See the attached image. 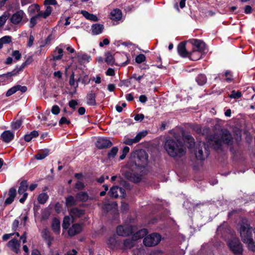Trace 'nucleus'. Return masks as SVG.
I'll use <instances>...</instances> for the list:
<instances>
[{
	"label": "nucleus",
	"mask_w": 255,
	"mask_h": 255,
	"mask_svg": "<svg viewBox=\"0 0 255 255\" xmlns=\"http://www.w3.org/2000/svg\"><path fill=\"white\" fill-rule=\"evenodd\" d=\"M2 141L6 143H9L14 138V133L10 130H5L0 135Z\"/></svg>",
	"instance_id": "obj_18"
},
{
	"label": "nucleus",
	"mask_w": 255,
	"mask_h": 255,
	"mask_svg": "<svg viewBox=\"0 0 255 255\" xmlns=\"http://www.w3.org/2000/svg\"><path fill=\"white\" fill-rule=\"evenodd\" d=\"M242 96L241 93L240 92H235L233 91L232 94L229 96L230 98L234 99H238Z\"/></svg>",
	"instance_id": "obj_55"
},
{
	"label": "nucleus",
	"mask_w": 255,
	"mask_h": 255,
	"mask_svg": "<svg viewBox=\"0 0 255 255\" xmlns=\"http://www.w3.org/2000/svg\"><path fill=\"white\" fill-rule=\"evenodd\" d=\"M80 13L82 14V15L87 19L92 21H98L99 20V18L98 17L93 14L90 13L88 11L86 10H81Z\"/></svg>",
	"instance_id": "obj_24"
},
{
	"label": "nucleus",
	"mask_w": 255,
	"mask_h": 255,
	"mask_svg": "<svg viewBox=\"0 0 255 255\" xmlns=\"http://www.w3.org/2000/svg\"><path fill=\"white\" fill-rule=\"evenodd\" d=\"M81 231L82 226L79 224H75L69 228L68 230V234L70 236H73L80 233Z\"/></svg>",
	"instance_id": "obj_20"
},
{
	"label": "nucleus",
	"mask_w": 255,
	"mask_h": 255,
	"mask_svg": "<svg viewBox=\"0 0 255 255\" xmlns=\"http://www.w3.org/2000/svg\"><path fill=\"white\" fill-rule=\"evenodd\" d=\"M48 199L49 196L46 193H42L38 196L37 201L40 204H44Z\"/></svg>",
	"instance_id": "obj_31"
},
{
	"label": "nucleus",
	"mask_w": 255,
	"mask_h": 255,
	"mask_svg": "<svg viewBox=\"0 0 255 255\" xmlns=\"http://www.w3.org/2000/svg\"><path fill=\"white\" fill-rule=\"evenodd\" d=\"M76 198L78 201L86 202L88 200L89 196L85 192H80L76 194Z\"/></svg>",
	"instance_id": "obj_29"
},
{
	"label": "nucleus",
	"mask_w": 255,
	"mask_h": 255,
	"mask_svg": "<svg viewBox=\"0 0 255 255\" xmlns=\"http://www.w3.org/2000/svg\"><path fill=\"white\" fill-rule=\"evenodd\" d=\"M8 17V13H4L0 16V27L3 26Z\"/></svg>",
	"instance_id": "obj_48"
},
{
	"label": "nucleus",
	"mask_w": 255,
	"mask_h": 255,
	"mask_svg": "<svg viewBox=\"0 0 255 255\" xmlns=\"http://www.w3.org/2000/svg\"><path fill=\"white\" fill-rule=\"evenodd\" d=\"M148 233L147 230L146 229H143L136 232L132 236L135 240L139 239L144 237Z\"/></svg>",
	"instance_id": "obj_28"
},
{
	"label": "nucleus",
	"mask_w": 255,
	"mask_h": 255,
	"mask_svg": "<svg viewBox=\"0 0 255 255\" xmlns=\"http://www.w3.org/2000/svg\"><path fill=\"white\" fill-rule=\"evenodd\" d=\"M11 41V37L9 36H4L0 38V49L2 48L4 44L9 43Z\"/></svg>",
	"instance_id": "obj_38"
},
{
	"label": "nucleus",
	"mask_w": 255,
	"mask_h": 255,
	"mask_svg": "<svg viewBox=\"0 0 255 255\" xmlns=\"http://www.w3.org/2000/svg\"><path fill=\"white\" fill-rule=\"evenodd\" d=\"M137 171H127L124 173L125 177L128 180L134 182L138 183L141 179V174L137 173Z\"/></svg>",
	"instance_id": "obj_11"
},
{
	"label": "nucleus",
	"mask_w": 255,
	"mask_h": 255,
	"mask_svg": "<svg viewBox=\"0 0 255 255\" xmlns=\"http://www.w3.org/2000/svg\"><path fill=\"white\" fill-rule=\"evenodd\" d=\"M27 89L26 86H22L19 85H17L10 88L6 92L5 95L6 97H9L12 94L15 93L18 91H20L22 93H24L27 91Z\"/></svg>",
	"instance_id": "obj_15"
},
{
	"label": "nucleus",
	"mask_w": 255,
	"mask_h": 255,
	"mask_svg": "<svg viewBox=\"0 0 255 255\" xmlns=\"http://www.w3.org/2000/svg\"><path fill=\"white\" fill-rule=\"evenodd\" d=\"M21 121L20 120H17L15 122H13L11 124V128L13 129H16L20 127L21 126Z\"/></svg>",
	"instance_id": "obj_52"
},
{
	"label": "nucleus",
	"mask_w": 255,
	"mask_h": 255,
	"mask_svg": "<svg viewBox=\"0 0 255 255\" xmlns=\"http://www.w3.org/2000/svg\"><path fill=\"white\" fill-rule=\"evenodd\" d=\"M38 136V132L36 130H33L29 133L26 134L24 136V140L27 142L30 141L33 138H35Z\"/></svg>",
	"instance_id": "obj_32"
},
{
	"label": "nucleus",
	"mask_w": 255,
	"mask_h": 255,
	"mask_svg": "<svg viewBox=\"0 0 255 255\" xmlns=\"http://www.w3.org/2000/svg\"><path fill=\"white\" fill-rule=\"evenodd\" d=\"M76 198L75 199L73 196L70 195L66 198V206L67 207L72 206L76 204Z\"/></svg>",
	"instance_id": "obj_34"
},
{
	"label": "nucleus",
	"mask_w": 255,
	"mask_h": 255,
	"mask_svg": "<svg viewBox=\"0 0 255 255\" xmlns=\"http://www.w3.org/2000/svg\"><path fill=\"white\" fill-rule=\"evenodd\" d=\"M133 232V227L131 225H120L117 228L118 235L122 237H127Z\"/></svg>",
	"instance_id": "obj_9"
},
{
	"label": "nucleus",
	"mask_w": 255,
	"mask_h": 255,
	"mask_svg": "<svg viewBox=\"0 0 255 255\" xmlns=\"http://www.w3.org/2000/svg\"><path fill=\"white\" fill-rule=\"evenodd\" d=\"M110 16L113 20L118 21L122 18V13L120 9L116 8L111 12Z\"/></svg>",
	"instance_id": "obj_21"
},
{
	"label": "nucleus",
	"mask_w": 255,
	"mask_h": 255,
	"mask_svg": "<svg viewBox=\"0 0 255 255\" xmlns=\"http://www.w3.org/2000/svg\"><path fill=\"white\" fill-rule=\"evenodd\" d=\"M7 246L11 251L16 254L20 252V244L16 239H13L9 241L7 243Z\"/></svg>",
	"instance_id": "obj_14"
},
{
	"label": "nucleus",
	"mask_w": 255,
	"mask_h": 255,
	"mask_svg": "<svg viewBox=\"0 0 255 255\" xmlns=\"http://www.w3.org/2000/svg\"><path fill=\"white\" fill-rule=\"evenodd\" d=\"M70 124V121L67 119L65 117H63L61 118L59 122V125H62L63 124L69 125Z\"/></svg>",
	"instance_id": "obj_57"
},
{
	"label": "nucleus",
	"mask_w": 255,
	"mask_h": 255,
	"mask_svg": "<svg viewBox=\"0 0 255 255\" xmlns=\"http://www.w3.org/2000/svg\"><path fill=\"white\" fill-rule=\"evenodd\" d=\"M177 51L181 56L183 57H188L190 59L191 52H188L186 50L184 42H181L178 44Z\"/></svg>",
	"instance_id": "obj_17"
},
{
	"label": "nucleus",
	"mask_w": 255,
	"mask_h": 255,
	"mask_svg": "<svg viewBox=\"0 0 255 255\" xmlns=\"http://www.w3.org/2000/svg\"><path fill=\"white\" fill-rule=\"evenodd\" d=\"M42 236L47 242L52 241L53 240L50 232L47 229L43 230L42 231Z\"/></svg>",
	"instance_id": "obj_37"
},
{
	"label": "nucleus",
	"mask_w": 255,
	"mask_h": 255,
	"mask_svg": "<svg viewBox=\"0 0 255 255\" xmlns=\"http://www.w3.org/2000/svg\"><path fill=\"white\" fill-rule=\"evenodd\" d=\"M52 11V8L50 6H47L46 8L44 11H40L37 14L39 17H42L43 18H46L49 16Z\"/></svg>",
	"instance_id": "obj_25"
},
{
	"label": "nucleus",
	"mask_w": 255,
	"mask_h": 255,
	"mask_svg": "<svg viewBox=\"0 0 255 255\" xmlns=\"http://www.w3.org/2000/svg\"><path fill=\"white\" fill-rule=\"evenodd\" d=\"M117 205L116 202L105 204L103 207L104 210L109 211L113 209L117 210Z\"/></svg>",
	"instance_id": "obj_36"
},
{
	"label": "nucleus",
	"mask_w": 255,
	"mask_h": 255,
	"mask_svg": "<svg viewBox=\"0 0 255 255\" xmlns=\"http://www.w3.org/2000/svg\"><path fill=\"white\" fill-rule=\"evenodd\" d=\"M63 55V49L57 47L55 48V50L54 51L53 59L55 61L60 60L62 58Z\"/></svg>",
	"instance_id": "obj_26"
},
{
	"label": "nucleus",
	"mask_w": 255,
	"mask_h": 255,
	"mask_svg": "<svg viewBox=\"0 0 255 255\" xmlns=\"http://www.w3.org/2000/svg\"><path fill=\"white\" fill-rule=\"evenodd\" d=\"M76 58L81 64L88 63L91 60V57L90 55L81 52L76 53Z\"/></svg>",
	"instance_id": "obj_16"
},
{
	"label": "nucleus",
	"mask_w": 255,
	"mask_h": 255,
	"mask_svg": "<svg viewBox=\"0 0 255 255\" xmlns=\"http://www.w3.org/2000/svg\"><path fill=\"white\" fill-rule=\"evenodd\" d=\"M15 76L14 71L7 72L6 74L0 75V80L3 82H8L11 80L12 76Z\"/></svg>",
	"instance_id": "obj_23"
},
{
	"label": "nucleus",
	"mask_w": 255,
	"mask_h": 255,
	"mask_svg": "<svg viewBox=\"0 0 255 255\" xmlns=\"http://www.w3.org/2000/svg\"><path fill=\"white\" fill-rule=\"evenodd\" d=\"M192 44L194 47L190 53V59L196 61L201 57L203 53H205V44L202 40L198 39H194Z\"/></svg>",
	"instance_id": "obj_5"
},
{
	"label": "nucleus",
	"mask_w": 255,
	"mask_h": 255,
	"mask_svg": "<svg viewBox=\"0 0 255 255\" xmlns=\"http://www.w3.org/2000/svg\"><path fill=\"white\" fill-rule=\"evenodd\" d=\"M137 141L135 140V137L133 138H129L128 137H126L125 138L124 143L126 144L131 145L133 143H137Z\"/></svg>",
	"instance_id": "obj_51"
},
{
	"label": "nucleus",
	"mask_w": 255,
	"mask_h": 255,
	"mask_svg": "<svg viewBox=\"0 0 255 255\" xmlns=\"http://www.w3.org/2000/svg\"><path fill=\"white\" fill-rule=\"evenodd\" d=\"M185 142H188V147L189 148L193 147L195 145V142L193 138L190 135H188L184 137Z\"/></svg>",
	"instance_id": "obj_41"
},
{
	"label": "nucleus",
	"mask_w": 255,
	"mask_h": 255,
	"mask_svg": "<svg viewBox=\"0 0 255 255\" xmlns=\"http://www.w3.org/2000/svg\"><path fill=\"white\" fill-rule=\"evenodd\" d=\"M196 81L200 85H203L207 82V78L204 74H200L196 78Z\"/></svg>",
	"instance_id": "obj_40"
},
{
	"label": "nucleus",
	"mask_w": 255,
	"mask_h": 255,
	"mask_svg": "<svg viewBox=\"0 0 255 255\" xmlns=\"http://www.w3.org/2000/svg\"><path fill=\"white\" fill-rule=\"evenodd\" d=\"M84 187L85 185L84 183L81 181H78L75 185L76 188L78 189H82Z\"/></svg>",
	"instance_id": "obj_61"
},
{
	"label": "nucleus",
	"mask_w": 255,
	"mask_h": 255,
	"mask_svg": "<svg viewBox=\"0 0 255 255\" xmlns=\"http://www.w3.org/2000/svg\"><path fill=\"white\" fill-rule=\"evenodd\" d=\"M16 195V189L14 188H11L10 189L8 193V196H11V197L15 198Z\"/></svg>",
	"instance_id": "obj_60"
},
{
	"label": "nucleus",
	"mask_w": 255,
	"mask_h": 255,
	"mask_svg": "<svg viewBox=\"0 0 255 255\" xmlns=\"http://www.w3.org/2000/svg\"><path fill=\"white\" fill-rule=\"evenodd\" d=\"M78 105L77 102L75 100H72L69 102V106L70 108L75 110L76 106Z\"/></svg>",
	"instance_id": "obj_58"
},
{
	"label": "nucleus",
	"mask_w": 255,
	"mask_h": 255,
	"mask_svg": "<svg viewBox=\"0 0 255 255\" xmlns=\"http://www.w3.org/2000/svg\"><path fill=\"white\" fill-rule=\"evenodd\" d=\"M118 151V148L117 147H113L111 150L108 152V156L109 158H114L117 154Z\"/></svg>",
	"instance_id": "obj_44"
},
{
	"label": "nucleus",
	"mask_w": 255,
	"mask_h": 255,
	"mask_svg": "<svg viewBox=\"0 0 255 255\" xmlns=\"http://www.w3.org/2000/svg\"><path fill=\"white\" fill-rule=\"evenodd\" d=\"M49 154V151L46 149L43 152L39 153L35 155V157L37 160L44 159Z\"/></svg>",
	"instance_id": "obj_42"
},
{
	"label": "nucleus",
	"mask_w": 255,
	"mask_h": 255,
	"mask_svg": "<svg viewBox=\"0 0 255 255\" xmlns=\"http://www.w3.org/2000/svg\"><path fill=\"white\" fill-rule=\"evenodd\" d=\"M73 222H74V218H72V216H71L70 215L65 216L63 219V224H62V228L64 229H67L69 228L70 224L71 223H73Z\"/></svg>",
	"instance_id": "obj_27"
},
{
	"label": "nucleus",
	"mask_w": 255,
	"mask_h": 255,
	"mask_svg": "<svg viewBox=\"0 0 255 255\" xmlns=\"http://www.w3.org/2000/svg\"><path fill=\"white\" fill-rule=\"evenodd\" d=\"M60 108L57 105H54L51 109V112L53 115H57L60 113Z\"/></svg>",
	"instance_id": "obj_56"
},
{
	"label": "nucleus",
	"mask_w": 255,
	"mask_h": 255,
	"mask_svg": "<svg viewBox=\"0 0 255 255\" xmlns=\"http://www.w3.org/2000/svg\"><path fill=\"white\" fill-rule=\"evenodd\" d=\"M84 214V210L78 208L72 209L70 212V215L72 218H79Z\"/></svg>",
	"instance_id": "obj_22"
},
{
	"label": "nucleus",
	"mask_w": 255,
	"mask_h": 255,
	"mask_svg": "<svg viewBox=\"0 0 255 255\" xmlns=\"http://www.w3.org/2000/svg\"><path fill=\"white\" fill-rule=\"evenodd\" d=\"M135 240L134 238L127 239L124 242V245L126 249H130L135 244Z\"/></svg>",
	"instance_id": "obj_33"
},
{
	"label": "nucleus",
	"mask_w": 255,
	"mask_h": 255,
	"mask_svg": "<svg viewBox=\"0 0 255 255\" xmlns=\"http://www.w3.org/2000/svg\"><path fill=\"white\" fill-rule=\"evenodd\" d=\"M12 56L16 61H18L21 58V54L18 50H14L12 52Z\"/></svg>",
	"instance_id": "obj_54"
},
{
	"label": "nucleus",
	"mask_w": 255,
	"mask_h": 255,
	"mask_svg": "<svg viewBox=\"0 0 255 255\" xmlns=\"http://www.w3.org/2000/svg\"><path fill=\"white\" fill-rule=\"evenodd\" d=\"M14 198L9 196L5 200L4 204L6 205L10 204L14 200Z\"/></svg>",
	"instance_id": "obj_63"
},
{
	"label": "nucleus",
	"mask_w": 255,
	"mask_h": 255,
	"mask_svg": "<svg viewBox=\"0 0 255 255\" xmlns=\"http://www.w3.org/2000/svg\"><path fill=\"white\" fill-rule=\"evenodd\" d=\"M104 26L100 23L93 24L91 26V32L93 35H99L102 33Z\"/></svg>",
	"instance_id": "obj_19"
},
{
	"label": "nucleus",
	"mask_w": 255,
	"mask_h": 255,
	"mask_svg": "<svg viewBox=\"0 0 255 255\" xmlns=\"http://www.w3.org/2000/svg\"><path fill=\"white\" fill-rule=\"evenodd\" d=\"M80 81V78L77 81V83L75 84V79H74V73L73 72L72 74L70 76L69 79V84L72 86H74L75 91L74 92L76 91V88L78 87V83Z\"/></svg>",
	"instance_id": "obj_39"
},
{
	"label": "nucleus",
	"mask_w": 255,
	"mask_h": 255,
	"mask_svg": "<svg viewBox=\"0 0 255 255\" xmlns=\"http://www.w3.org/2000/svg\"><path fill=\"white\" fill-rule=\"evenodd\" d=\"M62 208V205L59 203H57L55 205V210L56 212L58 213L61 212Z\"/></svg>",
	"instance_id": "obj_64"
},
{
	"label": "nucleus",
	"mask_w": 255,
	"mask_h": 255,
	"mask_svg": "<svg viewBox=\"0 0 255 255\" xmlns=\"http://www.w3.org/2000/svg\"><path fill=\"white\" fill-rule=\"evenodd\" d=\"M147 134L146 130H143L138 132L135 137V139L138 142L142 138L144 137Z\"/></svg>",
	"instance_id": "obj_46"
},
{
	"label": "nucleus",
	"mask_w": 255,
	"mask_h": 255,
	"mask_svg": "<svg viewBox=\"0 0 255 255\" xmlns=\"http://www.w3.org/2000/svg\"><path fill=\"white\" fill-rule=\"evenodd\" d=\"M40 19V17L39 16H38L37 14L35 15V16H33L31 18L30 20V23H29V26L30 27L32 28L35 26V25L37 23V20Z\"/></svg>",
	"instance_id": "obj_47"
},
{
	"label": "nucleus",
	"mask_w": 255,
	"mask_h": 255,
	"mask_svg": "<svg viewBox=\"0 0 255 255\" xmlns=\"http://www.w3.org/2000/svg\"><path fill=\"white\" fill-rule=\"evenodd\" d=\"M26 65L27 64L24 62L20 66H16L15 68L12 70V71H14V73H15V75H16L19 72H21L23 70Z\"/></svg>",
	"instance_id": "obj_49"
},
{
	"label": "nucleus",
	"mask_w": 255,
	"mask_h": 255,
	"mask_svg": "<svg viewBox=\"0 0 255 255\" xmlns=\"http://www.w3.org/2000/svg\"><path fill=\"white\" fill-rule=\"evenodd\" d=\"M105 61L108 64L112 65L114 62V59L113 56L108 53L106 54Z\"/></svg>",
	"instance_id": "obj_45"
},
{
	"label": "nucleus",
	"mask_w": 255,
	"mask_h": 255,
	"mask_svg": "<svg viewBox=\"0 0 255 255\" xmlns=\"http://www.w3.org/2000/svg\"><path fill=\"white\" fill-rule=\"evenodd\" d=\"M145 56L142 54L138 55L135 57V62L138 64L141 63L145 60Z\"/></svg>",
	"instance_id": "obj_50"
},
{
	"label": "nucleus",
	"mask_w": 255,
	"mask_h": 255,
	"mask_svg": "<svg viewBox=\"0 0 255 255\" xmlns=\"http://www.w3.org/2000/svg\"><path fill=\"white\" fill-rule=\"evenodd\" d=\"M138 163H135L136 169L137 171H142L145 165L147 163L148 155L143 150L139 151L137 154ZM137 162V161H135Z\"/></svg>",
	"instance_id": "obj_6"
},
{
	"label": "nucleus",
	"mask_w": 255,
	"mask_h": 255,
	"mask_svg": "<svg viewBox=\"0 0 255 255\" xmlns=\"http://www.w3.org/2000/svg\"><path fill=\"white\" fill-rule=\"evenodd\" d=\"M26 15L22 10H19L14 13L10 17L11 22L14 24H19L23 21Z\"/></svg>",
	"instance_id": "obj_10"
},
{
	"label": "nucleus",
	"mask_w": 255,
	"mask_h": 255,
	"mask_svg": "<svg viewBox=\"0 0 255 255\" xmlns=\"http://www.w3.org/2000/svg\"><path fill=\"white\" fill-rule=\"evenodd\" d=\"M232 142L231 133L227 129L222 130L220 137L219 135L214 134L208 137L207 144L202 141L199 142V147H196L195 152L196 157L199 160H204L210 154L209 147L218 150L221 148L222 143L231 144Z\"/></svg>",
	"instance_id": "obj_1"
},
{
	"label": "nucleus",
	"mask_w": 255,
	"mask_h": 255,
	"mask_svg": "<svg viewBox=\"0 0 255 255\" xmlns=\"http://www.w3.org/2000/svg\"><path fill=\"white\" fill-rule=\"evenodd\" d=\"M240 233L243 242L248 245L250 250L255 252V245L253 238L255 240V228L250 226L249 221L246 219L242 220Z\"/></svg>",
	"instance_id": "obj_3"
},
{
	"label": "nucleus",
	"mask_w": 255,
	"mask_h": 255,
	"mask_svg": "<svg viewBox=\"0 0 255 255\" xmlns=\"http://www.w3.org/2000/svg\"><path fill=\"white\" fill-rule=\"evenodd\" d=\"M224 76L226 77L225 80L227 82H230L233 80V76L230 71H226L224 73Z\"/></svg>",
	"instance_id": "obj_53"
},
{
	"label": "nucleus",
	"mask_w": 255,
	"mask_h": 255,
	"mask_svg": "<svg viewBox=\"0 0 255 255\" xmlns=\"http://www.w3.org/2000/svg\"><path fill=\"white\" fill-rule=\"evenodd\" d=\"M175 139L169 138L164 143V148L168 154L173 157H180L183 156L186 150L180 141V137L174 135Z\"/></svg>",
	"instance_id": "obj_4"
},
{
	"label": "nucleus",
	"mask_w": 255,
	"mask_h": 255,
	"mask_svg": "<svg viewBox=\"0 0 255 255\" xmlns=\"http://www.w3.org/2000/svg\"><path fill=\"white\" fill-rule=\"evenodd\" d=\"M108 245L111 249L114 248L116 246L117 240L115 236L111 237L109 238L108 242Z\"/></svg>",
	"instance_id": "obj_43"
},
{
	"label": "nucleus",
	"mask_w": 255,
	"mask_h": 255,
	"mask_svg": "<svg viewBox=\"0 0 255 255\" xmlns=\"http://www.w3.org/2000/svg\"><path fill=\"white\" fill-rule=\"evenodd\" d=\"M96 145L98 148L103 149L111 146L112 143L108 139L101 137L98 139Z\"/></svg>",
	"instance_id": "obj_13"
},
{
	"label": "nucleus",
	"mask_w": 255,
	"mask_h": 255,
	"mask_svg": "<svg viewBox=\"0 0 255 255\" xmlns=\"http://www.w3.org/2000/svg\"><path fill=\"white\" fill-rule=\"evenodd\" d=\"M218 236L227 240V243L230 250L235 255H242L243 246L239 240L231 232L227 223L220 226L217 230Z\"/></svg>",
	"instance_id": "obj_2"
},
{
	"label": "nucleus",
	"mask_w": 255,
	"mask_h": 255,
	"mask_svg": "<svg viewBox=\"0 0 255 255\" xmlns=\"http://www.w3.org/2000/svg\"><path fill=\"white\" fill-rule=\"evenodd\" d=\"M144 118V116L142 114H136L134 119L136 121H142Z\"/></svg>",
	"instance_id": "obj_59"
},
{
	"label": "nucleus",
	"mask_w": 255,
	"mask_h": 255,
	"mask_svg": "<svg viewBox=\"0 0 255 255\" xmlns=\"http://www.w3.org/2000/svg\"><path fill=\"white\" fill-rule=\"evenodd\" d=\"M28 187V184L26 181L23 180L20 182L19 187L18 190L19 195H23V197L19 199V202L23 203L27 197V193L26 191Z\"/></svg>",
	"instance_id": "obj_12"
},
{
	"label": "nucleus",
	"mask_w": 255,
	"mask_h": 255,
	"mask_svg": "<svg viewBox=\"0 0 255 255\" xmlns=\"http://www.w3.org/2000/svg\"><path fill=\"white\" fill-rule=\"evenodd\" d=\"M52 228L53 231L57 234L60 232V222L59 220L54 219L52 221Z\"/></svg>",
	"instance_id": "obj_30"
},
{
	"label": "nucleus",
	"mask_w": 255,
	"mask_h": 255,
	"mask_svg": "<svg viewBox=\"0 0 255 255\" xmlns=\"http://www.w3.org/2000/svg\"><path fill=\"white\" fill-rule=\"evenodd\" d=\"M96 95L94 93H91L87 96V104L90 106H95L96 104Z\"/></svg>",
	"instance_id": "obj_35"
},
{
	"label": "nucleus",
	"mask_w": 255,
	"mask_h": 255,
	"mask_svg": "<svg viewBox=\"0 0 255 255\" xmlns=\"http://www.w3.org/2000/svg\"><path fill=\"white\" fill-rule=\"evenodd\" d=\"M160 235L157 233H152L146 237L143 241V244L146 247H152L157 245L161 241Z\"/></svg>",
	"instance_id": "obj_7"
},
{
	"label": "nucleus",
	"mask_w": 255,
	"mask_h": 255,
	"mask_svg": "<svg viewBox=\"0 0 255 255\" xmlns=\"http://www.w3.org/2000/svg\"><path fill=\"white\" fill-rule=\"evenodd\" d=\"M108 194L110 197L114 198H117L119 197L124 198L126 194L125 190L118 186L112 187L110 189Z\"/></svg>",
	"instance_id": "obj_8"
},
{
	"label": "nucleus",
	"mask_w": 255,
	"mask_h": 255,
	"mask_svg": "<svg viewBox=\"0 0 255 255\" xmlns=\"http://www.w3.org/2000/svg\"><path fill=\"white\" fill-rule=\"evenodd\" d=\"M57 3L56 0H45L44 1V4L47 5H55Z\"/></svg>",
	"instance_id": "obj_62"
}]
</instances>
